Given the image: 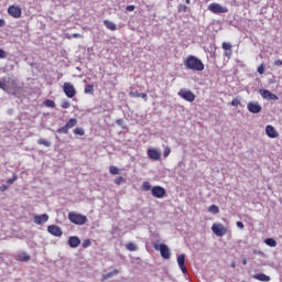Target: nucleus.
<instances>
[{
  "instance_id": "1",
  "label": "nucleus",
  "mask_w": 282,
  "mask_h": 282,
  "mask_svg": "<svg viewBox=\"0 0 282 282\" xmlns=\"http://www.w3.org/2000/svg\"><path fill=\"white\" fill-rule=\"evenodd\" d=\"M183 65L185 69H189L191 72H204V62L194 55L187 56Z\"/></svg>"
},
{
  "instance_id": "2",
  "label": "nucleus",
  "mask_w": 282,
  "mask_h": 282,
  "mask_svg": "<svg viewBox=\"0 0 282 282\" xmlns=\"http://www.w3.org/2000/svg\"><path fill=\"white\" fill-rule=\"evenodd\" d=\"M0 89L7 94L10 89H17V79H12L8 76L0 77Z\"/></svg>"
},
{
  "instance_id": "3",
  "label": "nucleus",
  "mask_w": 282,
  "mask_h": 282,
  "mask_svg": "<svg viewBox=\"0 0 282 282\" xmlns=\"http://www.w3.org/2000/svg\"><path fill=\"white\" fill-rule=\"evenodd\" d=\"M68 219L72 224H75V226H85V223L87 221V216L75 212H69Z\"/></svg>"
},
{
  "instance_id": "4",
  "label": "nucleus",
  "mask_w": 282,
  "mask_h": 282,
  "mask_svg": "<svg viewBox=\"0 0 282 282\" xmlns=\"http://www.w3.org/2000/svg\"><path fill=\"white\" fill-rule=\"evenodd\" d=\"M76 124H78V119L72 118L65 123V126H63L62 128H58L56 130V133H59V134L63 133L64 135H67V133H69V129H74Z\"/></svg>"
},
{
  "instance_id": "5",
  "label": "nucleus",
  "mask_w": 282,
  "mask_h": 282,
  "mask_svg": "<svg viewBox=\"0 0 282 282\" xmlns=\"http://www.w3.org/2000/svg\"><path fill=\"white\" fill-rule=\"evenodd\" d=\"M154 250L161 252L162 259H171V249L169 246L161 243V245H154L153 246Z\"/></svg>"
},
{
  "instance_id": "6",
  "label": "nucleus",
  "mask_w": 282,
  "mask_h": 282,
  "mask_svg": "<svg viewBox=\"0 0 282 282\" xmlns=\"http://www.w3.org/2000/svg\"><path fill=\"white\" fill-rule=\"evenodd\" d=\"M208 10L214 14H226V12H228V8L223 7L219 3H210Z\"/></svg>"
},
{
  "instance_id": "7",
  "label": "nucleus",
  "mask_w": 282,
  "mask_h": 282,
  "mask_svg": "<svg viewBox=\"0 0 282 282\" xmlns=\"http://www.w3.org/2000/svg\"><path fill=\"white\" fill-rule=\"evenodd\" d=\"M63 91L67 98H74V96H76V88H74V85H72V83H64Z\"/></svg>"
},
{
  "instance_id": "8",
  "label": "nucleus",
  "mask_w": 282,
  "mask_h": 282,
  "mask_svg": "<svg viewBox=\"0 0 282 282\" xmlns=\"http://www.w3.org/2000/svg\"><path fill=\"white\" fill-rule=\"evenodd\" d=\"M212 230L216 237H224L228 232V229L221 224H214Z\"/></svg>"
},
{
  "instance_id": "9",
  "label": "nucleus",
  "mask_w": 282,
  "mask_h": 282,
  "mask_svg": "<svg viewBox=\"0 0 282 282\" xmlns=\"http://www.w3.org/2000/svg\"><path fill=\"white\" fill-rule=\"evenodd\" d=\"M178 96L180 98H183V100H186L187 102H194L195 100V94H193V91L191 90L181 89L178 91Z\"/></svg>"
},
{
  "instance_id": "10",
  "label": "nucleus",
  "mask_w": 282,
  "mask_h": 282,
  "mask_svg": "<svg viewBox=\"0 0 282 282\" xmlns=\"http://www.w3.org/2000/svg\"><path fill=\"white\" fill-rule=\"evenodd\" d=\"M259 94L263 100H279V96L268 89H260Z\"/></svg>"
},
{
  "instance_id": "11",
  "label": "nucleus",
  "mask_w": 282,
  "mask_h": 282,
  "mask_svg": "<svg viewBox=\"0 0 282 282\" xmlns=\"http://www.w3.org/2000/svg\"><path fill=\"white\" fill-rule=\"evenodd\" d=\"M247 109L248 111H250V113H261L262 107L259 101H249L247 105Z\"/></svg>"
},
{
  "instance_id": "12",
  "label": "nucleus",
  "mask_w": 282,
  "mask_h": 282,
  "mask_svg": "<svg viewBox=\"0 0 282 282\" xmlns=\"http://www.w3.org/2000/svg\"><path fill=\"white\" fill-rule=\"evenodd\" d=\"M152 195L153 197H156V199H162L164 195H166V189L164 187L156 185L152 187Z\"/></svg>"
},
{
  "instance_id": "13",
  "label": "nucleus",
  "mask_w": 282,
  "mask_h": 282,
  "mask_svg": "<svg viewBox=\"0 0 282 282\" xmlns=\"http://www.w3.org/2000/svg\"><path fill=\"white\" fill-rule=\"evenodd\" d=\"M8 14H10V17H12L13 19H21L22 11L20 7L10 6L8 8Z\"/></svg>"
},
{
  "instance_id": "14",
  "label": "nucleus",
  "mask_w": 282,
  "mask_h": 282,
  "mask_svg": "<svg viewBox=\"0 0 282 282\" xmlns=\"http://www.w3.org/2000/svg\"><path fill=\"white\" fill-rule=\"evenodd\" d=\"M50 220V215L47 214H42V215H36L33 218L34 224H36V226H43V224H46V221Z\"/></svg>"
},
{
  "instance_id": "15",
  "label": "nucleus",
  "mask_w": 282,
  "mask_h": 282,
  "mask_svg": "<svg viewBox=\"0 0 282 282\" xmlns=\"http://www.w3.org/2000/svg\"><path fill=\"white\" fill-rule=\"evenodd\" d=\"M47 232L53 235V237H63V229L56 225H51L47 227Z\"/></svg>"
},
{
  "instance_id": "16",
  "label": "nucleus",
  "mask_w": 282,
  "mask_h": 282,
  "mask_svg": "<svg viewBox=\"0 0 282 282\" xmlns=\"http://www.w3.org/2000/svg\"><path fill=\"white\" fill-rule=\"evenodd\" d=\"M185 263H186V254L182 253L177 257V264L181 271L183 272V274H186V272H188Z\"/></svg>"
},
{
  "instance_id": "17",
  "label": "nucleus",
  "mask_w": 282,
  "mask_h": 282,
  "mask_svg": "<svg viewBox=\"0 0 282 282\" xmlns=\"http://www.w3.org/2000/svg\"><path fill=\"white\" fill-rule=\"evenodd\" d=\"M148 158H150V160H153L154 162H158V161H160V158H162V153H160V151H158L155 149H149Z\"/></svg>"
},
{
  "instance_id": "18",
  "label": "nucleus",
  "mask_w": 282,
  "mask_h": 282,
  "mask_svg": "<svg viewBox=\"0 0 282 282\" xmlns=\"http://www.w3.org/2000/svg\"><path fill=\"white\" fill-rule=\"evenodd\" d=\"M265 134L268 135V138H279V132H276V129H274V127L270 124L265 127Z\"/></svg>"
},
{
  "instance_id": "19",
  "label": "nucleus",
  "mask_w": 282,
  "mask_h": 282,
  "mask_svg": "<svg viewBox=\"0 0 282 282\" xmlns=\"http://www.w3.org/2000/svg\"><path fill=\"white\" fill-rule=\"evenodd\" d=\"M68 246L69 248H78L80 246V238L78 236H70L68 238Z\"/></svg>"
},
{
  "instance_id": "20",
  "label": "nucleus",
  "mask_w": 282,
  "mask_h": 282,
  "mask_svg": "<svg viewBox=\"0 0 282 282\" xmlns=\"http://www.w3.org/2000/svg\"><path fill=\"white\" fill-rule=\"evenodd\" d=\"M253 279H256V281H261V282L271 281V278L269 275H267L265 273L253 274Z\"/></svg>"
},
{
  "instance_id": "21",
  "label": "nucleus",
  "mask_w": 282,
  "mask_h": 282,
  "mask_svg": "<svg viewBox=\"0 0 282 282\" xmlns=\"http://www.w3.org/2000/svg\"><path fill=\"white\" fill-rule=\"evenodd\" d=\"M132 98H142L145 102L149 100V96L145 93L130 91Z\"/></svg>"
},
{
  "instance_id": "22",
  "label": "nucleus",
  "mask_w": 282,
  "mask_h": 282,
  "mask_svg": "<svg viewBox=\"0 0 282 282\" xmlns=\"http://www.w3.org/2000/svg\"><path fill=\"white\" fill-rule=\"evenodd\" d=\"M117 274H120V271H118V269H115V270L104 274L101 281H107V279H111L112 276H117Z\"/></svg>"
},
{
  "instance_id": "23",
  "label": "nucleus",
  "mask_w": 282,
  "mask_h": 282,
  "mask_svg": "<svg viewBox=\"0 0 282 282\" xmlns=\"http://www.w3.org/2000/svg\"><path fill=\"white\" fill-rule=\"evenodd\" d=\"M104 25L108 29V30H111L112 32H116L117 30V25L116 23L109 21V20H105L104 21Z\"/></svg>"
},
{
  "instance_id": "24",
  "label": "nucleus",
  "mask_w": 282,
  "mask_h": 282,
  "mask_svg": "<svg viewBox=\"0 0 282 282\" xmlns=\"http://www.w3.org/2000/svg\"><path fill=\"white\" fill-rule=\"evenodd\" d=\"M126 249L129 250V252H137L138 245H135L134 242H128L126 245Z\"/></svg>"
},
{
  "instance_id": "25",
  "label": "nucleus",
  "mask_w": 282,
  "mask_h": 282,
  "mask_svg": "<svg viewBox=\"0 0 282 282\" xmlns=\"http://www.w3.org/2000/svg\"><path fill=\"white\" fill-rule=\"evenodd\" d=\"M264 243L270 248H276V240H274V238H267Z\"/></svg>"
},
{
  "instance_id": "26",
  "label": "nucleus",
  "mask_w": 282,
  "mask_h": 282,
  "mask_svg": "<svg viewBox=\"0 0 282 282\" xmlns=\"http://www.w3.org/2000/svg\"><path fill=\"white\" fill-rule=\"evenodd\" d=\"M241 100H242L241 96H237L236 98H234L231 100V107H239V106H241Z\"/></svg>"
},
{
  "instance_id": "27",
  "label": "nucleus",
  "mask_w": 282,
  "mask_h": 282,
  "mask_svg": "<svg viewBox=\"0 0 282 282\" xmlns=\"http://www.w3.org/2000/svg\"><path fill=\"white\" fill-rule=\"evenodd\" d=\"M208 213H212V215H219V207L217 205H212L208 207Z\"/></svg>"
},
{
  "instance_id": "28",
  "label": "nucleus",
  "mask_w": 282,
  "mask_h": 282,
  "mask_svg": "<svg viewBox=\"0 0 282 282\" xmlns=\"http://www.w3.org/2000/svg\"><path fill=\"white\" fill-rule=\"evenodd\" d=\"M44 106L48 107L50 109H54V107H56V102H54V100L46 99L44 100Z\"/></svg>"
},
{
  "instance_id": "29",
  "label": "nucleus",
  "mask_w": 282,
  "mask_h": 282,
  "mask_svg": "<svg viewBox=\"0 0 282 282\" xmlns=\"http://www.w3.org/2000/svg\"><path fill=\"white\" fill-rule=\"evenodd\" d=\"M73 133H74L75 135H85V129H83V128H75V129L73 130Z\"/></svg>"
},
{
  "instance_id": "30",
  "label": "nucleus",
  "mask_w": 282,
  "mask_h": 282,
  "mask_svg": "<svg viewBox=\"0 0 282 282\" xmlns=\"http://www.w3.org/2000/svg\"><path fill=\"white\" fill-rule=\"evenodd\" d=\"M37 144H42L43 147H52V143L45 139H39Z\"/></svg>"
},
{
  "instance_id": "31",
  "label": "nucleus",
  "mask_w": 282,
  "mask_h": 282,
  "mask_svg": "<svg viewBox=\"0 0 282 282\" xmlns=\"http://www.w3.org/2000/svg\"><path fill=\"white\" fill-rule=\"evenodd\" d=\"M109 173H111V175H118V173H120V171L118 170V167L111 165L109 167Z\"/></svg>"
},
{
  "instance_id": "32",
  "label": "nucleus",
  "mask_w": 282,
  "mask_h": 282,
  "mask_svg": "<svg viewBox=\"0 0 282 282\" xmlns=\"http://www.w3.org/2000/svg\"><path fill=\"white\" fill-rule=\"evenodd\" d=\"M124 182H126V180L122 176H119L115 180V184H117V186L124 184Z\"/></svg>"
},
{
  "instance_id": "33",
  "label": "nucleus",
  "mask_w": 282,
  "mask_h": 282,
  "mask_svg": "<svg viewBox=\"0 0 282 282\" xmlns=\"http://www.w3.org/2000/svg\"><path fill=\"white\" fill-rule=\"evenodd\" d=\"M85 94H94V85H86Z\"/></svg>"
},
{
  "instance_id": "34",
  "label": "nucleus",
  "mask_w": 282,
  "mask_h": 282,
  "mask_svg": "<svg viewBox=\"0 0 282 282\" xmlns=\"http://www.w3.org/2000/svg\"><path fill=\"white\" fill-rule=\"evenodd\" d=\"M116 124H118V127H121V129H127V126H124V119H118L116 121Z\"/></svg>"
},
{
  "instance_id": "35",
  "label": "nucleus",
  "mask_w": 282,
  "mask_h": 282,
  "mask_svg": "<svg viewBox=\"0 0 282 282\" xmlns=\"http://www.w3.org/2000/svg\"><path fill=\"white\" fill-rule=\"evenodd\" d=\"M15 180H18V176H17V174H13L12 178H9L7 181L8 186H12V184H14Z\"/></svg>"
},
{
  "instance_id": "36",
  "label": "nucleus",
  "mask_w": 282,
  "mask_h": 282,
  "mask_svg": "<svg viewBox=\"0 0 282 282\" xmlns=\"http://www.w3.org/2000/svg\"><path fill=\"white\" fill-rule=\"evenodd\" d=\"M223 50H225V51L232 50V44H230L228 42H224L223 43Z\"/></svg>"
},
{
  "instance_id": "37",
  "label": "nucleus",
  "mask_w": 282,
  "mask_h": 282,
  "mask_svg": "<svg viewBox=\"0 0 282 282\" xmlns=\"http://www.w3.org/2000/svg\"><path fill=\"white\" fill-rule=\"evenodd\" d=\"M142 189H143V191H151V183H149V182H143V184H142Z\"/></svg>"
},
{
  "instance_id": "38",
  "label": "nucleus",
  "mask_w": 282,
  "mask_h": 282,
  "mask_svg": "<svg viewBox=\"0 0 282 282\" xmlns=\"http://www.w3.org/2000/svg\"><path fill=\"white\" fill-rule=\"evenodd\" d=\"M177 10L178 12H188V8L186 7V4H180Z\"/></svg>"
},
{
  "instance_id": "39",
  "label": "nucleus",
  "mask_w": 282,
  "mask_h": 282,
  "mask_svg": "<svg viewBox=\"0 0 282 282\" xmlns=\"http://www.w3.org/2000/svg\"><path fill=\"white\" fill-rule=\"evenodd\" d=\"M89 246H91V240L89 239L84 240L82 243V248H89Z\"/></svg>"
},
{
  "instance_id": "40",
  "label": "nucleus",
  "mask_w": 282,
  "mask_h": 282,
  "mask_svg": "<svg viewBox=\"0 0 282 282\" xmlns=\"http://www.w3.org/2000/svg\"><path fill=\"white\" fill-rule=\"evenodd\" d=\"M69 107H72V104H69V101L64 100V101L62 102V109H69Z\"/></svg>"
},
{
  "instance_id": "41",
  "label": "nucleus",
  "mask_w": 282,
  "mask_h": 282,
  "mask_svg": "<svg viewBox=\"0 0 282 282\" xmlns=\"http://www.w3.org/2000/svg\"><path fill=\"white\" fill-rule=\"evenodd\" d=\"M171 155V148L166 147L163 151V158H169Z\"/></svg>"
},
{
  "instance_id": "42",
  "label": "nucleus",
  "mask_w": 282,
  "mask_h": 282,
  "mask_svg": "<svg viewBox=\"0 0 282 282\" xmlns=\"http://www.w3.org/2000/svg\"><path fill=\"white\" fill-rule=\"evenodd\" d=\"M258 74H265V67L263 66V64H261V65L258 67Z\"/></svg>"
},
{
  "instance_id": "43",
  "label": "nucleus",
  "mask_w": 282,
  "mask_h": 282,
  "mask_svg": "<svg viewBox=\"0 0 282 282\" xmlns=\"http://www.w3.org/2000/svg\"><path fill=\"white\" fill-rule=\"evenodd\" d=\"M133 10H135V6H133V4L126 7L127 12H133Z\"/></svg>"
},
{
  "instance_id": "44",
  "label": "nucleus",
  "mask_w": 282,
  "mask_h": 282,
  "mask_svg": "<svg viewBox=\"0 0 282 282\" xmlns=\"http://www.w3.org/2000/svg\"><path fill=\"white\" fill-rule=\"evenodd\" d=\"M253 254H259V257H265L263 251L257 249L253 250Z\"/></svg>"
},
{
  "instance_id": "45",
  "label": "nucleus",
  "mask_w": 282,
  "mask_h": 282,
  "mask_svg": "<svg viewBox=\"0 0 282 282\" xmlns=\"http://www.w3.org/2000/svg\"><path fill=\"white\" fill-rule=\"evenodd\" d=\"M20 261H30V256L24 253L23 256L20 257Z\"/></svg>"
},
{
  "instance_id": "46",
  "label": "nucleus",
  "mask_w": 282,
  "mask_h": 282,
  "mask_svg": "<svg viewBox=\"0 0 282 282\" xmlns=\"http://www.w3.org/2000/svg\"><path fill=\"white\" fill-rule=\"evenodd\" d=\"M225 56H227V58H230V56H232V48L225 51Z\"/></svg>"
},
{
  "instance_id": "47",
  "label": "nucleus",
  "mask_w": 282,
  "mask_h": 282,
  "mask_svg": "<svg viewBox=\"0 0 282 282\" xmlns=\"http://www.w3.org/2000/svg\"><path fill=\"white\" fill-rule=\"evenodd\" d=\"M237 228H239L240 230H243L245 226L242 221H237L236 223Z\"/></svg>"
},
{
  "instance_id": "48",
  "label": "nucleus",
  "mask_w": 282,
  "mask_h": 282,
  "mask_svg": "<svg viewBox=\"0 0 282 282\" xmlns=\"http://www.w3.org/2000/svg\"><path fill=\"white\" fill-rule=\"evenodd\" d=\"M8 188H10L9 185H1V186H0V191H1L2 193L6 192V191H8Z\"/></svg>"
},
{
  "instance_id": "49",
  "label": "nucleus",
  "mask_w": 282,
  "mask_h": 282,
  "mask_svg": "<svg viewBox=\"0 0 282 282\" xmlns=\"http://www.w3.org/2000/svg\"><path fill=\"white\" fill-rule=\"evenodd\" d=\"M274 65H275L276 67H281V66H282V61H281V59L274 61Z\"/></svg>"
},
{
  "instance_id": "50",
  "label": "nucleus",
  "mask_w": 282,
  "mask_h": 282,
  "mask_svg": "<svg viewBox=\"0 0 282 282\" xmlns=\"http://www.w3.org/2000/svg\"><path fill=\"white\" fill-rule=\"evenodd\" d=\"M0 58H6V51L3 48H0Z\"/></svg>"
},
{
  "instance_id": "51",
  "label": "nucleus",
  "mask_w": 282,
  "mask_h": 282,
  "mask_svg": "<svg viewBox=\"0 0 282 282\" xmlns=\"http://www.w3.org/2000/svg\"><path fill=\"white\" fill-rule=\"evenodd\" d=\"M0 28H6V20L0 19Z\"/></svg>"
},
{
  "instance_id": "52",
  "label": "nucleus",
  "mask_w": 282,
  "mask_h": 282,
  "mask_svg": "<svg viewBox=\"0 0 282 282\" xmlns=\"http://www.w3.org/2000/svg\"><path fill=\"white\" fill-rule=\"evenodd\" d=\"M73 36H74V39H78V36H80V34L74 33Z\"/></svg>"
},
{
  "instance_id": "53",
  "label": "nucleus",
  "mask_w": 282,
  "mask_h": 282,
  "mask_svg": "<svg viewBox=\"0 0 282 282\" xmlns=\"http://www.w3.org/2000/svg\"><path fill=\"white\" fill-rule=\"evenodd\" d=\"M242 264H243V265H248V260L243 259V260H242Z\"/></svg>"
},
{
  "instance_id": "54",
  "label": "nucleus",
  "mask_w": 282,
  "mask_h": 282,
  "mask_svg": "<svg viewBox=\"0 0 282 282\" xmlns=\"http://www.w3.org/2000/svg\"><path fill=\"white\" fill-rule=\"evenodd\" d=\"M231 268H237V263L231 262Z\"/></svg>"
},
{
  "instance_id": "55",
  "label": "nucleus",
  "mask_w": 282,
  "mask_h": 282,
  "mask_svg": "<svg viewBox=\"0 0 282 282\" xmlns=\"http://www.w3.org/2000/svg\"><path fill=\"white\" fill-rule=\"evenodd\" d=\"M185 3H186L187 6H191V0H185Z\"/></svg>"
}]
</instances>
